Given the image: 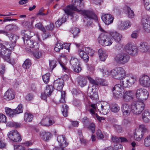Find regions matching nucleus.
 Listing matches in <instances>:
<instances>
[{"label": "nucleus", "instance_id": "f257e3e1", "mask_svg": "<svg viewBox=\"0 0 150 150\" xmlns=\"http://www.w3.org/2000/svg\"><path fill=\"white\" fill-rule=\"evenodd\" d=\"M83 0L76 1L72 0L71 4L67 5L64 9V10L68 15L74 17L75 13L74 11L80 12L82 11L84 6Z\"/></svg>", "mask_w": 150, "mask_h": 150}, {"label": "nucleus", "instance_id": "f03ea898", "mask_svg": "<svg viewBox=\"0 0 150 150\" xmlns=\"http://www.w3.org/2000/svg\"><path fill=\"white\" fill-rule=\"evenodd\" d=\"M87 78L91 83L88 86V95L91 99L94 100L98 97L96 88V86H98L97 78H96L95 80L90 76H87Z\"/></svg>", "mask_w": 150, "mask_h": 150}, {"label": "nucleus", "instance_id": "7ed1b4c3", "mask_svg": "<svg viewBox=\"0 0 150 150\" xmlns=\"http://www.w3.org/2000/svg\"><path fill=\"white\" fill-rule=\"evenodd\" d=\"M126 74L125 70L121 67H116L111 70V76L116 79H122Z\"/></svg>", "mask_w": 150, "mask_h": 150}, {"label": "nucleus", "instance_id": "20e7f679", "mask_svg": "<svg viewBox=\"0 0 150 150\" xmlns=\"http://www.w3.org/2000/svg\"><path fill=\"white\" fill-rule=\"evenodd\" d=\"M98 40L100 45L105 46H110L113 42L112 38L104 33H101L100 34Z\"/></svg>", "mask_w": 150, "mask_h": 150}, {"label": "nucleus", "instance_id": "39448f33", "mask_svg": "<svg viewBox=\"0 0 150 150\" xmlns=\"http://www.w3.org/2000/svg\"><path fill=\"white\" fill-rule=\"evenodd\" d=\"M135 95L136 98L142 101H145L148 98L149 93L145 89L139 88L136 91Z\"/></svg>", "mask_w": 150, "mask_h": 150}, {"label": "nucleus", "instance_id": "423d86ee", "mask_svg": "<svg viewBox=\"0 0 150 150\" xmlns=\"http://www.w3.org/2000/svg\"><path fill=\"white\" fill-rule=\"evenodd\" d=\"M145 105L142 101H138L131 106V111L136 115L140 114L144 108Z\"/></svg>", "mask_w": 150, "mask_h": 150}, {"label": "nucleus", "instance_id": "0eeeda50", "mask_svg": "<svg viewBox=\"0 0 150 150\" xmlns=\"http://www.w3.org/2000/svg\"><path fill=\"white\" fill-rule=\"evenodd\" d=\"M120 83L122 84H117L112 89L113 92V95L114 98L116 99H118L121 97L122 93H124V88L123 82L122 81H121Z\"/></svg>", "mask_w": 150, "mask_h": 150}, {"label": "nucleus", "instance_id": "6e6552de", "mask_svg": "<svg viewBox=\"0 0 150 150\" xmlns=\"http://www.w3.org/2000/svg\"><path fill=\"white\" fill-rule=\"evenodd\" d=\"M148 132V129L144 125H140L139 128L136 129L134 133V138L136 140L140 141L143 137L144 133Z\"/></svg>", "mask_w": 150, "mask_h": 150}, {"label": "nucleus", "instance_id": "1a4fd4ad", "mask_svg": "<svg viewBox=\"0 0 150 150\" xmlns=\"http://www.w3.org/2000/svg\"><path fill=\"white\" fill-rule=\"evenodd\" d=\"M129 56L127 54L122 53L117 54L115 57V60L118 64H124L129 61Z\"/></svg>", "mask_w": 150, "mask_h": 150}, {"label": "nucleus", "instance_id": "9d476101", "mask_svg": "<svg viewBox=\"0 0 150 150\" xmlns=\"http://www.w3.org/2000/svg\"><path fill=\"white\" fill-rule=\"evenodd\" d=\"M7 135L9 139L13 142H19L21 140V136L16 130L10 131Z\"/></svg>", "mask_w": 150, "mask_h": 150}, {"label": "nucleus", "instance_id": "9b49d317", "mask_svg": "<svg viewBox=\"0 0 150 150\" xmlns=\"http://www.w3.org/2000/svg\"><path fill=\"white\" fill-rule=\"evenodd\" d=\"M137 78L136 76L130 74L123 81L124 86L127 87L130 86L134 84L136 81Z\"/></svg>", "mask_w": 150, "mask_h": 150}, {"label": "nucleus", "instance_id": "f8f14e48", "mask_svg": "<svg viewBox=\"0 0 150 150\" xmlns=\"http://www.w3.org/2000/svg\"><path fill=\"white\" fill-rule=\"evenodd\" d=\"M125 49L127 53L132 56L136 54L138 52L137 47L132 43L127 44L125 47Z\"/></svg>", "mask_w": 150, "mask_h": 150}, {"label": "nucleus", "instance_id": "ddd939ff", "mask_svg": "<svg viewBox=\"0 0 150 150\" xmlns=\"http://www.w3.org/2000/svg\"><path fill=\"white\" fill-rule=\"evenodd\" d=\"M139 82L142 86L144 87H148L150 86V77L147 75H143L139 78Z\"/></svg>", "mask_w": 150, "mask_h": 150}, {"label": "nucleus", "instance_id": "4468645a", "mask_svg": "<svg viewBox=\"0 0 150 150\" xmlns=\"http://www.w3.org/2000/svg\"><path fill=\"white\" fill-rule=\"evenodd\" d=\"M53 91V87L52 85H47L44 92L41 93V98L43 100H46L47 97L50 96Z\"/></svg>", "mask_w": 150, "mask_h": 150}, {"label": "nucleus", "instance_id": "2eb2a0df", "mask_svg": "<svg viewBox=\"0 0 150 150\" xmlns=\"http://www.w3.org/2000/svg\"><path fill=\"white\" fill-rule=\"evenodd\" d=\"M103 21L106 25H108L112 23L113 21V16L110 14H103L101 17Z\"/></svg>", "mask_w": 150, "mask_h": 150}, {"label": "nucleus", "instance_id": "dca6fc26", "mask_svg": "<svg viewBox=\"0 0 150 150\" xmlns=\"http://www.w3.org/2000/svg\"><path fill=\"white\" fill-rule=\"evenodd\" d=\"M121 109L123 115L127 116L129 115L131 110V107L127 103H124L122 105Z\"/></svg>", "mask_w": 150, "mask_h": 150}, {"label": "nucleus", "instance_id": "f3484780", "mask_svg": "<svg viewBox=\"0 0 150 150\" xmlns=\"http://www.w3.org/2000/svg\"><path fill=\"white\" fill-rule=\"evenodd\" d=\"M123 99L125 102H129L133 100L134 94L132 91L129 90L123 93Z\"/></svg>", "mask_w": 150, "mask_h": 150}, {"label": "nucleus", "instance_id": "a211bd4d", "mask_svg": "<svg viewBox=\"0 0 150 150\" xmlns=\"http://www.w3.org/2000/svg\"><path fill=\"white\" fill-rule=\"evenodd\" d=\"M64 81L62 79H58L54 81V83L53 90L54 88L57 90L60 91L62 89L64 86Z\"/></svg>", "mask_w": 150, "mask_h": 150}, {"label": "nucleus", "instance_id": "6ab92c4d", "mask_svg": "<svg viewBox=\"0 0 150 150\" xmlns=\"http://www.w3.org/2000/svg\"><path fill=\"white\" fill-rule=\"evenodd\" d=\"M131 24L129 21H125L119 22L117 24L118 28L121 30H126L131 27Z\"/></svg>", "mask_w": 150, "mask_h": 150}, {"label": "nucleus", "instance_id": "aec40b11", "mask_svg": "<svg viewBox=\"0 0 150 150\" xmlns=\"http://www.w3.org/2000/svg\"><path fill=\"white\" fill-rule=\"evenodd\" d=\"M55 121L48 117L43 118L40 122V124L43 126L49 127L55 123Z\"/></svg>", "mask_w": 150, "mask_h": 150}, {"label": "nucleus", "instance_id": "412c9836", "mask_svg": "<svg viewBox=\"0 0 150 150\" xmlns=\"http://www.w3.org/2000/svg\"><path fill=\"white\" fill-rule=\"evenodd\" d=\"M83 14L85 18H88L89 19H92L96 21L98 20L97 16L92 11L89 10H84L83 11Z\"/></svg>", "mask_w": 150, "mask_h": 150}, {"label": "nucleus", "instance_id": "4be33fe9", "mask_svg": "<svg viewBox=\"0 0 150 150\" xmlns=\"http://www.w3.org/2000/svg\"><path fill=\"white\" fill-rule=\"evenodd\" d=\"M109 34L116 42L118 43L120 42L122 38V36L121 34L114 30L110 31Z\"/></svg>", "mask_w": 150, "mask_h": 150}, {"label": "nucleus", "instance_id": "5701e85b", "mask_svg": "<svg viewBox=\"0 0 150 150\" xmlns=\"http://www.w3.org/2000/svg\"><path fill=\"white\" fill-rule=\"evenodd\" d=\"M15 93L11 89H8L4 93V97L5 99L7 100H13L14 98Z\"/></svg>", "mask_w": 150, "mask_h": 150}, {"label": "nucleus", "instance_id": "b1692460", "mask_svg": "<svg viewBox=\"0 0 150 150\" xmlns=\"http://www.w3.org/2000/svg\"><path fill=\"white\" fill-rule=\"evenodd\" d=\"M25 45L28 47L36 48L37 50L39 47L38 43L36 42H34L33 40L30 39L24 41Z\"/></svg>", "mask_w": 150, "mask_h": 150}, {"label": "nucleus", "instance_id": "393cba45", "mask_svg": "<svg viewBox=\"0 0 150 150\" xmlns=\"http://www.w3.org/2000/svg\"><path fill=\"white\" fill-rule=\"evenodd\" d=\"M57 140L60 146H67L68 144V143L66 141L65 137L64 135L59 136L57 137Z\"/></svg>", "mask_w": 150, "mask_h": 150}, {"label": "nucleus", "instance_id": "a878e982", "mask_svg": "<svg viewBox=\"0 0 150 150\" xmlns=\"http://www.w3.org/2000/svg\"><path fill=\"white\" fill-rule=\"evenodd\" d=\"M139 48L142 52H145L148 51L149 48V47L146 42H141L139 44Z\"/></svg>", "mask_w": 150, "mask_h": 150}, {"label": "nucleus", "instance_id": "bb28decb", "mask_svg": "<svg viewBox=\"0 0 150 150\" xmlns=\"http://www.w3.org/2000/svg\"><path fill=\"white\" fill-rule=\"evenodd\" d=\"M98 54L100 60L102 61H105L108 56L106 52L102 49L100 48L98 50Z\"/></svg>", "mask_w": 150, "mask_h": 150}, {"label": "nucleus", "instance_id": "cd10ccee", "mask_svg": "<svg viewBox=\"0 0 150 150\" xmlns=\"http://www.w3.org/2000/svg\"><path fill=\"white\" fill-rule=\"evenodd\" d=\"M142 118L145 122H148L150 121V112L147 110H145L142 114Z\"/></svg>", "mask_w": 150, "mask_h": 150}, {"label": "nucleus", "instance_id": "c85d7f7f", "mask_svg": "<svg viewBox=\"0 0 150 150\" xmlns=\"http://www.w3.org/2000/svg\"><path fill=\"white\" fill-rule=\"evenodd\" d=\"M11 52H6L4 54H1L0 52V57H2L7 62L10 63L12 65H13L14 64V62L13 61H12L10 58V54Z\"/></svg>", "mask_w": 150, "mask_h": 150}, {"label": "nucleus", "instance_id": "c756f323", "mask_svg": "<svg viewBox=\"0 0 150 150\" xmlns=\"http://www.w3.org/2000/svg\"><path fill=\"white\" fill-rule=\"evenodd\" d=\"M110 106L108 104L106 103L101 105V108L100 112L104 115L107 114L109 111Z\"/></svg>", "mask_w": 150, "mask_h": 150}, {"label": "nucleus", "instance_id": "7c9ffc66", "mask_svg": "<svg viewBox=\"0 0 150 150\" xmlns=\"http://www.w3.org/2000/svg\"><path fill=\"white\" fill-rule=\"evenodd\" d=\"M50 136L51 133L49 132L42 131L40 134V138L45 141L48 140Z\"/></svg>", "mask_w": 150, "mask_h": 150}, {"label": "nucleus", "instance_id": "2f4dec72", "mask_svg": "<svg viewBox=\"0 0 150 150\" xmlns=\"http://www.w3.org/2000/svg\"><path fill=\"white\" fill-rule=\"evenodd\" d=\"M125 12L129 18H133L134 16L133 11L129 7L126 6L124 7Z\"/></svg>", "mask_w": 150, "mask_h": 150}, {"label": "nucleus", "instance_id": "473e14b6", "mask_svg": "<svg viewBox=\"0 0 150 150\" xmlns=\"http://www.w3.org/2000/svg\"><path fill=\"white\" fill-rule=\"evenodd\" d=\"M99 70L102 73L103 76H111V70H110L106 67H103L101 68H99Z\"/></svg>", "mask_w": 150, "mask_h": 150}, {"label": "nucleus", "instance_id": "72a5a7b5", "mask_svg": "<svg viewBox=\"0 0 150 150\" xmlns=\"http://www.w3.org/2000/svg\"><path fill=\"white\" fill-rule=\"evenodd\" d=\"M97 107L95 104H92L90 105L88 110L93 117H95V112L97 110Z\"/></svg>", "mask_w": 150, "mask_h": 150}, {"label": "nucleus", "instance_id": "f704fd0d", "mask_svg": "<svg viewBox=\"0 0 150 150\" xmlns=\"http://www.w3.org/2000/svg\"><path fill=\"white\" fill-rule=\"evenodd\" d=\"M21 33L23 36L22 38L23 41L30 38V32L29 30H24L22 31Z\"/></svg>", "mask_w": 150, "mask_h": 150}, {"label": "nucleus", "instance_id": "c9c22d12", "mask_svg": "<svg viewBox=\"0 0 150 150\" xmlns=\"http://www.w3.org/2000/svg\"><path fill=\"white\" fill-rule=\"evenodd\" d=\"M6 36H7L9 39L11 41V42L14 43L16 44V41L18 38V37L16 35L13 34L6 33Z\"/></svg>", "mask_w": 150, "mask_h": 150}, {"label": "nucleus", "instance_id": "e433bc0d", "mask_svg": "<svg viewBox=\"0 0 150 150\" xmlns=\"http://www.w3.org/2000/svg\"><path fill=\"white\" fill-rule=\"evenodd\" d=\"M111 109L112 112L117 113L120 110V106L116 103H112L111 105Z\"/></svg>", "mask_w": 150, "mask_h": 150}, {"label": "nucleus", "instance_id": "4c0bfd02", "mask_svg": "<svg viewBox=\"0 0 150 150\" xmlns=\"http://www.w3.org/2000/svg\"><path fill=\"white\" fill-rule=\"evenodd\" d=\"M33 116L30 113L26 112L24 115V120L26 122H30L32 120Z\"/></svg>", "mask_w": 150, "mask_h": 150}, {"label": "nucleus", "instance_id": "58836bf2", "mask_svg": "<svg viewBox=\"0 0 150 150\" xmlns=\"http://www.w3.org/2000/svg\"><path fill=\"white\" fill-rule=\"evenodd\" d=\"M87 83L86 79L84 77H79L78 78V83L81 86L83 87L85 86Z\"/></svg>", "mask_w": 150, "mask_h": 150}, {"label": "nucleus", "instance_id": "ea45409f", "mask_svg": "<svg viewBox=\"0 0 150 150\" xmlns=\"http://www.w3.org/2000/svg\"><path fill=\"white\" fill-rule=\"evenodd\" d=\"M66 21V17L64 16L60 19H59L55 23L56 26L57 27H59L61 24L65 22Z\"/></svg>", "mask_w": 150, "mask_h": 150}, {"label": "nucleus", "instance_id": "a19ab883", "mask_svg": "<svg viewBox=\"0 0 150 150\" xmlns=\"http://www.w3.org/2000/svg\"><path fill=\"white\" fill-rule=\"evenodd\" d=\"M8 126L10 127H14L15 128H19L21 127V124L15 122H10L7 123Z\"/></svg>", "mask_w": 150, "mask_h": 150}, {"label": "nucleus", "instance_id": "79ce46f5", "mask_svg": "<svg viewBox=\"0 0 150 150\" xmlns=\"http://www.w3.org/2000/svg\"><path fill=\"white\" fill-rule=\"evenodd\" d=\"M31 64V61L29 59H27L24 61L23 67L24 69H28L30 67Z\"/></svg>", "mask_w": 150, "mask_h": 150}, {"label": "nucleus", "instance_id": "37998d69", "mask_svg": "<svg viewBox=\"0 0 150 150\" xmlns=\"http://www.w3.org/2000/svg\"><path fill=\"white\" fill-rule=\"evenodd\" d=\"M97 82L98 85V84L104 86L108 85L107 82L104 79L100 78H97Z\"/></svg>", "mask_w": 150, "mask_h": 150}, {"label": "nucleus", "instance_id": "c03bdc74", "mask_svg": "<svg viewBox=\"0 0 150 150\" xmlns=\"http://www.w3.org/2000/svg\"><path fill=\"white\" fill-rule=\"evenodd\" d=\"M63 49V47L62 46V44L59 42H58L57 44H56L54 48V50L57 52H59L60 50Z\"/></svg>", "mask_w": 150, "mask_h": 150}, {"label": "nucleus", "instance_id": "a18cd8bd", "mask_svg": "<svg viewBox=\"0 0 150 150\" xmlns=\"http://www.w3.org/2000/svg\"><path fill=\"white\" fill-rule=\"evenodd\" d=\"M144 144L146 147H149L150 150V135L147 136L145 139Z\"/></svg>", "mask_w": 150, "mask_h": 150}, {"label": "nucleus", "instance_id": "49530a36", "mask_svg": "<svg viewBox=\"0 0 150 150\" xmlns=\"http://www.w3.org/2000/svg\"><path fill=\"white\" fill-rule=\"evenodd\" d=\"M61 57V59L59 60V62L60 64V65L64 70V71L65 72H67L68 69H67V67H66L65 66L64 64L62 62V58H64L66 57L63 55H62L60 56Z\"/></svg>", "mask_w": 150, "mask_h": 150}, {"label": "nucleus", "instance_id": "de8ad7c7", "mask_svg": "<svg viewBox=\"0 0 150 150\" xmlns=\"http://www.w3.org/2000/svg\"><path fill=\"white\" fill-rule=\"evenodd\" d=\"M148 24H142L143 27L145 31L146 32L150 33V22H148Z\"/></svg>", "mask_w": 150, "mask_h": 150}, {"label": "nucleus", "instance_id": "09e8293b", "mask_svg": "<svg viewBox=\"0 0 150 150\" xmlns=\"http://www.w3.org/2000/svg\"><path fill=\"white\" fill-rule=\"evenodd\" d=\"M35 50V51H34L33 53L34 56L36 58H39L41 57L42 56L41 52L38 51V47L37 50L36 48H34Z\"/></svg>", "mask_w": 150, "mask_h": 150}, {"label": "nucleus", "instance_id": "8fccbe9b", "mask_svg": "<svg viewBox=\"0 0 150 150\" xmlns=\"http://www.w3.org/2000/svg\"><path fill=\"white\" fill-rule=\"evenodd\" d=\"M143 3L145 8L150 11V0H143Z\"/></svg>", "mask_w": 150, "mask_h": 150}, {"label": "nucleus", "instance_id": "3c124183", "mask_svg": "<svg viewBox=\"0 0 150 150\" xmlns=\"http://www.w3.org/2000/svg\"><path fill=\"white\" fill-rule=\"evenodd\" d=\"M70 64L72 65V67H74L75 65L78 64H79L78 59L74 57H71L70 61Z\"/></svg>", "mask_w": 150, "mask_h": 150}, {"label": "nucleus", "instance_id": "603ef678", "mask_svg": "<svg viewBox=\"0 0 150 150\" xmlns=\"http://www.w3.org/2000/svg\"><path fill=\"white\" fill-rule=\"evenodd\" d=\"M62 108L63 110L62 111V113L64 117H67V110L68 107L66 104H64L62 106Z\"/></svg>", "mask_w": 150, "mask_h": 150}, {"label": "nucleus", "instance_id": "864d4df0", "mask_svg": "<svg viewBox=\"0 0 150 150\" xmlns=\"http://www.w3.org/2000/svg\"><path fill=\"white\" fill-rule=\"evenodd\" d=\"M70 31L75 38V36H76L79 32L80 30L77 28H74L71 29Z\"/></svg>", "mask_w": 150, "mask_h": 150}, {"label": "nucleus", "instance_id": "5fc2aeb1", "mask_svg": "<svg viewBox=\"0 0 150 150\" xmlns=\"http://www.w3.org/2000/svg\"><path fill=\"white\" fill-rule=\"evenodd\" d=\"M50 75L49 73H47L42 76L43 81L46 83H47L49 81Z\"/></svg>", "mask_w": 150, "mask_h": 150}, {"label": "nucleus", "instance_id": "6e6d98bb", "mask_svg": "<svg viewBox=\"0 0 150 150\" xmlns=\"http://www.w3.org/2000/svg\"><path fill=\"white\" fill-rule=\"evenodd\" d=\"M85 51L86 53L91 56H93L94 53V51L89 47H86L85 48Z\"/></svg>", "mask_w": 150, "mask_h": 150}, {"label": "nucleus", "instance_id": "4d7b16f0", "mask_svg": "<svg viewBox=\"0 0 150 150\" xmlns=\"http://www.w3.org/2000/svg\"><path fill=\"white\" fill-rule=\"evenodd\" d=\"M97 138L98 139H101L104 138V136L101 131L100 130H98L96 132Z\"/></svg>", "mask_w": 150, "mask_h": 150}, {"label": "nucleus", "instance_id": "13d9d810", "mask_svg": "<svg viewBox=\"0 0 150 150\" xmlns=\"http://www.w3.org/2000/svg\"><path fill=\"white\" fill-rule=\"evenodd\" d=\"M56 61L54 60L49 61V66L51 69L53 70L56 66Z\"/></svg>", "mask_w": 150, "mask_h": 150}, {"label": "nucleus", "instance_id": "bf43d9fd", "mask_svg": "<svg viewBox=\"0 0 150 150\" xmlns=\"http://www.w3.org/2000/svg\"><path fill=\"white\" fill-rule=\"evenodd\" d=\"M72 67L74 71L76 73H79L81 70V68L79 64L73 67Z\"/></svg>", "mask_w": 150, "mask_h": 150}, {"label": "nucleus", "instance_id": "052dcab7", "mask_svg": "<svg viewBox=\"0 0 150 150\" xmlns=\"http://www.w3.org/2000/svg\"><path fill=\"white\" fill-rule=\"evenodd\" d=\"M14 110L16 112L17 114L22 113L23 111V108L22 105L21 104L19 105L17 108Z\"/></svg>", "mask_w": 150, "mask_h": 150}, {"label": "nucleus", "instance_id": "680f3d73", "mask_svg": "<svg viewBox=\"0 0 150 150\" xmlns=\"http://www.w3.org/2000/svg\"><path fill=\"white\" fill-rule=\"evenodd\" d=\"M61 93V99L60 100V102L61 103H65V93L64 91H62Z\"/></svg>", "mask_w": 150, "mask_h": 150}, {"label": "nucleus", "instance_id": "e2e57ef3", "mask_svg": "<svg viewBox=\"0 0 150 150\" xmlns=\"http://www.w3.org/2000/svg\"><path fill=\"white\" fill-rule=\"evenodd\" d=\"M35 27L36 28L41 30L43 31H45V29L43 26L42 24L41 23H38L36 24L35 25Z\"/></svg>", "mask_w": 150, "mask_h": 150}, {"label": "nucleus", "instance_id": "0e129e2a", "mask_svg": "<svg viewBox=\"0 0 150 150\" xmlns=\"http://www.w3.org/2000/svg\"><path fill=\"white\" fill-rule=\"evenodd\" d=\"M6 144L5 142L4 141L0 139V149H3L5 148L6 146Z\"/></svg>", "mask_w": 150, "mask_h": 150}, {"label": "nucleus", "instance_id": "69168bd1", "mask_svg": "<svg viewBox=\"0 0 150 150\" xmlns=\"http://www.w3.org/2000/svg\"><path fill=\"white\" fill-rule=\"evenodd\" d=\"M14 150H24L25 148L21 145H14Z\"/></svg>", "mask_w": 150, "mask_h": 150}, {"label": "nucleus", "instance_id": "338daca9", "mask_svg": "<svg viewBox=\"0 0 150 150\" xmlns=\"http://www.w3.org/2000/svg\"><path fill=\"white\" fill-rule=\"evenodd\" d=\"M33 98V95L31 93H28L25 97V99L28 101H30Z\"/></svg>", "mask_w": 150, "mask_h": 150}, {"label": "nucleus", "instance_id": "774afa93", "mask_svg": "<svg viewBox=\"0 0 150 150\" xmlns=\"http://www.w3.org/2000/svg\"><path fill=\"white\" fill-rule=\"evenodd\" d=\"M6 121V117L5 115L0 114V122H5Z\"/></svg>", "mask_w": 150, "mask_h": 150}]
</instances>
